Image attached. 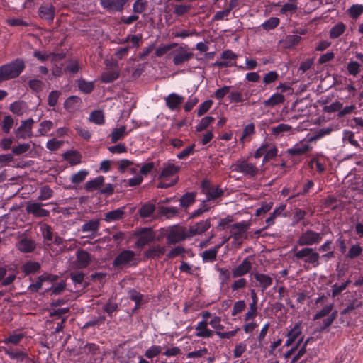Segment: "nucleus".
<instances>
[{
	"instance_id": "obj_55",
	"label": "nucleus",
	"mask_w": 363,
	"mask_h": 363,
	"mask_svg": "<svg viewBox=\"0 0 363 363\" xmlns=\"http://www.w3.org/2000/svg\"><path fill=\"white\" fill-rule=\"evenodd\" d=\"M301 38L297 35H291L286 37L284 44L286 48L293 47L299 43Z\"/></svg>"
},
{
	"instance_id": "obj_34",
	"label": "nucleus",
	"mask_w": 363,
	"mask_h": 363,
	"mask_svg": "<svg viewBox=\"0 0 363 363\" xmlns=\"http://www.w3.org/2000/svg\"><path fill=\"white\" fill-rule=\"evenodd\" d=\"M363 249L359 243L352 245L349 249L346 257L351 259H355L359 257L362 253Z\"/></svg>"
},
{
	"instance_id": "obj_64",
	"label": "nucleus",
	"mask_w": 363,
	"mask_h": 363,
	"mask_svg": "<svg viewBox=\"0 0 363 363\" xmlns=\"http://www.w3.org/2000/svg\"><path fill=\"white\" fill-rule=\"evenodd\" d=\"M28 85L33 91L38 92L43 90L44 83L39 79H30L28 82Z\"/></svg>"
},
{
	"instance_id": "obj_3",
	"label": "nucleus",
	"mask_w": 363,
	"mask_h": 363,
	"mask_svg": "<svg viewBox=\"0 0 363 363\" xmlns=\"http://www.w3.org/2000/svg\"><path fill=\"white\" fill-rule=\"evenodd\" d=\"M139 259L136 257L135 252L130 250H122L114 259L113 267L118 269L124 267H135Z\"/></svg>"
},
{
	"instance_id": "obj_62",
	"label": "nucleus",
	"mask_w": 363,
	"mask_h": 363,
	"mask_svg": "<svg viewBox=\"0 0 363 363\" xmlns=\"http://www.w3.org/2000/svg\"><path fill=\"white\" fill-rule=\"evenodd\" d=\"M24 337V335L23 333L13 334L11 335L9 337L6 338L4 340L5 344L11 343L13 345H18L20 341Z\"/></svg>"
},
{
	"instance_id": "obj_24",
	"label": "nucleus",
	"mask_w": 363,
	"mask_h": 363,
	"mask_svg": "<svg viewBox=\"0 0 363 363\" xmlns=\"http://www.w3.org/2000/svg\"><path fill=\"white\" fill-rule=\"evenodd\" d=\"M125 215V207H123L106 213L104 220L106 222L116 221L123 218Z\"/></svg>"
},
{
	"instance_id": "obj_56",
	"label": "nucleus",
	"mask_w": 363,
	"mask_h": 363,
	"mask_svg": "<svg viewBox=\"0 0 363 363\" xmlns=\"http://www.w3.org/2000/svg\"><path fill=\"white\" fill-rule=\"evenodd\" d=\"M177 46V43H172L168 45H162L159 47L155 51V55L157 57H161L166 54L167 52L171 50L172 48Z\"/></svg>"
},
{
	"instance_id": "obj_61",
	"label": "nucleus",
	"mask_w": 363,
	"mask_h": 363,
	"mask_svg": "<svg viewBox=\"0 0 363 363\" xmlns=\"http://www.w3.org/2000/svg\"><path fill=\"white\" fill-rule=\"evenodd\" d=\"M13 119L11 116H5L2 123V130L6 133H9L13 125Z\"/></svg>"
},
{
	"instance_id": "obj_42",
	"label": "nucleus",
	"mask_w": 363,
	"mask_h": 363,
	"mask_svg": "<svg viewBox=\"0 0 363 363\" xmlns=\"http://www.w3.org/2000/svg\"><path fill=\"white\" fill-rule=\"evenodd\" d=\"M196 194L191 192L184 194L180 199V204L183 207H188L195 201Z\"/></svg>"
},
{
	"instance_id": "obj_18",
	"label": "nucleus",
	"mask_w": 363,
	"mask_h": 363,
	"mask_svg": "<svg viewBox=\"0 0 363 363\" xmlns=\"http://www.w3.org/2000/svg\"><path fill=\"white\" fill-rule=\"evenodd\" d=\"M210 226L211 223L209 220H201L199 223H196V224L189 227V235L190 237H193L196 235H200L208 230Z\"/></svg>"
},
{
	"instance_id": "obj_13",
	"label": "nucleus",
	"mask_w": 363,
	"mask_h": 363,
	"mask_svg": "<svg viewBox=\"0 0 363 363\" xmlns=\"http://www.w3.org/2000/svg\"><path fill=\"white\" fill-rule=\"evenodd\" d=\"M91 260V255L84 250H79L76 252V260L73 263L74 268L84 269L87 267Z\"/></svg>"
},
{
	"instance_id": "obj_31",
	"label": "nucleus",
	"mask_w": 363,
	"mask_h": 363,
	"mask_svg": "<svg viewBox=\"0 0 363 363\" xmlns=\"http://www.w3.org/2000/svg\"><path fill=\"white\" fill-rule=\"evenodd\" d=\"M180 167L179 166H176L174 164H167L162 169L160 178H165L167 177H171L175 174L179 172Z\"/></svg>"
},
{
	"instance_id": "obj_50",
	"label": "nucleus",
	"mask_w": 363,
	"mask_h": 363,
	"mask_svg": "<svg viewBox=\"0 0 363 363\" xmlns=\"http://www.w3.org/2000/svg\"><path fill=\"white\" fill-rule=\"evenodd\" d=\"M155 207L153 204L147 203L143 205L139 211L140 216L142 218H147L154 212Z\"/></svg>"
},
{
	"instance_id": "obj_28",
	"label": "nucleus",
	"mask_w": 363,
	"mask_h": 363,
	"mask_svg": "<svg viewBox=\"0 0 363 363\" xmlns=\"http://www.w3.org/2000/svg\"><path fill=\"white\" fill-rule=\"evenodd\" d=\"M104 178L102 176H99L89 182L85 185V189L86 191H93L96 189H99L100 187L104 184Z\"/></svg>"
},
{
	"instance_id": "obj_26",
	"label": "nucleus",
	"mask_w": 363,
	"mask_h": 363,
	"mask_svg": "<svg viewBox=\"0 0 363 363\" xmlns=\"http://www.w3.org/2000/svg\"><path fill=\"white\" fill-rule=\"evenodd\" d=\"M311 148L309 144H297L292 148L288 149L287 152L291 155H301L308 152Z\"/></svg>"
},
{
	"instance_id": "obj_44",
	"label": "nucleus",
	"mask_w": 363,
	"mask_h": 363,
	"mask_svg": "<svg viewBox=\"0 0 363 363\" xmlns=\"http://www.w3.org/2000/svg\"><path fill=\"white\" fill-rule=\"evenodd\" d=\"M125 130L126 128L124 125L119 128L114 129L110 135L112 143H116L123 138L125 135Z\"/></svg>"
},
{
	"instance_id": "obj_39",
	"label": "nucleus",
	"mask_w": 363,
	"mask_h": 363,
	"mask_svg": "<svg viewBox=\"0 0 363 363\" xmlns=\"http://www.w3.org/2000/svg\"><path fill=\"white\" fill-rule=\"evenodd\" d=\"M159 213L162 216H165L167 218H170L176 216L179 213V211L174 207H166L160 206Z\"/></svg>"
},
{
	"instance_id": "obj_47",
	"label": "nucleus",
	"mask_w": 363,
	"mask_h": 363,
	"mask_svg": "<svg viewBox=\"0 0 363 363\" xmlns=\"http://www.w3.org/2000/svg\"><path fill=\"white\" fill-rule=\"evenodd\" d=\"M291 126L288 124L281 123L276 127H272L271 130L274 135H279L291 130Z\"/></svg>"
},
{
	"instance_id": "obj_49",
	"label": "nucleus",
	"mask_w": 363,
	"mask_h": 363,
	"mask_svg": "<svg viewBox=\"0 0 363 363\" xmlns=\"http://www.w3.org/2000/svg\"><path fill=\"white\" fill-rule=\"evenodd\" d=\"M50 280V275H42L38 277V280L29 286V289L33 291H38L42 288L43 282Z\"/></svg>"
},
{
	"instance_id": "obj_22",
	"label": "nucleus",
	"mask_w": 363,
	"mask_h": 363,
	"mask_svg": "<svg viewBox=\"0 0 363 363\" xmlns=\"http://www.w3.org/2000/svg\"><path fill=\"white\" fill-rule=\"evenodd\" d=\"M208 321L202 320L196 326V336L199 337H210L213 332L208 328Z\"/></svg>"
},
{
	"instance_id": "obj_16",
	"label": "nucleus",
	"mask_w": 363,
	"mask_h": 363,
	"mask_svg": "<svg viewBox=\"0 0 363 363\" xmlns=\"http://www.w3.org/2000/svg\"><path fill=\"white\" fill-rule=\"evenodd\" d=\"M100 227V220H91L82 226V231L89 233L85 238H93Z\"/></svg>"
},
{
	"instance_id": "obj_59",
	"label": "nucleus",
	"mask_w": 363,
	"mask_h": 363,
	"mask_svg": "<svg viewBox=\"0 0 363 363\" xmlns=\"http://www.w3.org/2000/svg\"><path fill=\"white\" fill-rule=\"evenodd\" d=\"M347 68L350 74L356 76L360 72L361 65L356 61H351L348 63Z\"/></svg>"
},
{
	"instance_id": "obj_27",
	"label": "nucleus",
	"mask_w": 363,
	"mask_h": 363,
	"mask_svg": "<svg viewBox=\"0 0 363 363\" xmlns=\"http://www.w3.org/2000/svg\"><path fill=\"white\" fill-rule=\"evenodd\" d=\"M285 97L281 94L276 93L273 94L269 99L264 101L263 104L265 107H274V106L283 104Z\"/></svg>"
},
{
	"instance_id": "obj_29",
	"label": "nucleus",
	"mask_w": 363,
	"mask_h": 363,
	"mask_svg": "<svg viewBox=\"0 0 363 363\" xmlns=\"http://www.w3.org/2000/svg\"><path fill=\"white\" fill-rule=\"evenodd\" d=\"M35 247L34 242L26 238L22 239L17 245L18 249L23 252H30Z\"/></svg>"
},
{
	"instance_id": "obj_41",
	"label": "nucleus",
	"mask_w": 363,
	"mask_h": 363,
	"mask_svg": "<svg viewBox=\"0 0 363 363\" xmlns=\"http://www.w3.org/2000/svg\"><path fill=\"white\" fill-rule=\"evenodd\" d=\"M69 277L74 284L83 285L86 287L87 284L84 282V274L82 272H70Z\"/></svg>"
},
{
	"instance_id": "obj_45",
	"label": "nucleus",
	"mask_w": 363,
	"mask_h": 363,
	"mask_svg": "<svg viewBox=\"0 0 363 363\" xmlns=\"http://www.w3.org/2000/svg\"><path fill=\"white\" fill-rule=\"evenodd\" d=\"M258 314L257 306L254 304H250L249 308L247 313L245 314L244 320L248 322L254 320Z\"/></svg>"
},
{
	"instance_id": "obj_30",
	"label": "nucleus",
	"mask_w": 363,
	"mask_h": 363,
	"mask_svg": "<svg viewBox=\"0 0 363 363\" xmlns=\"http://www.w3.org/2000/svg\"><path fill=\"white\" fill-rule=\"evenodd\" d=\"M220 247H221V245H218L212 249L205 250L202 253L203 260L204 262H208V261L213 262V261L216 260L217 253Z\"/></svg>"
},
{
	"instance_id": "obj_54",
	"label": "nucleus",
	"mask_w": 363,
	"mask_h": 363,
	"mask_svg": "<svg viewBox=\"0 0 363 363\" xmlns=\"http://www.w3.org/2000/svg\"><path fill=\"white\" fill-rule=\"evenodd\" d=\"M191 9V5L178 4L174 6V13L177 16H182L188 13Z\"/></svg>"
},
{
	"instance_id": "obj_19",
	"label": "nucleus",
	"mask_w": 363,
	"mask_h": 363,
	"mask_svg": "<svg viewBox=\"0 0 363 363\" xmlns=\"http://www.w3.org/2000/svg\"><path fill=\"white\" fill-rule=\"evenodd\" d=\"M253 277L258 283L257 286L261 288L262 292L272 284L273 279L267 274L256 272Z\"/></svg>"
},
{
	"instance_id": "obj_6",
	"label": "nucleus",
	"mask_w": 363,
	"mask_h": 363,
	"mask_svg": "<svg viewBox=\"0 0 363 363\" xmlns=\"http://www.w3.org/2000/svg\"><path fill=\"white\" fill-rule=\"evenodd\" d=\"M169 55L172 58L173 63L175 65H180L189 62L194 57V53L190 50L187 45L177 46Z\"/></svg>"
},
{
	"instance_id": "obj_2",
	"label": "nucleus",
	"mask_w": 363,
	"mask_h": 363,
	"mask_svg": "<svg viewBox=\"0 0 363 363\" xmlns=\"http://www.w3.org/2000/svg\"><path fill=\"white\" fill-rule=\"evenodd\" d=\"M294 257L304 262L305 268L309 265L314 268L320 265V255L313 248L309 247L301 248L295 252Z\"/></svg>"
},
{
	"instance_id": "obj_58",
	"label": "nucleus",
	"mask_w": 363,
	"mask_h": 363,
	"mask_svg": "<svg viewBox=\"0 0 363 363\" xmlns=\"http://www.w3.org/2000/svg\"><path fill=\"white\" fill-rule=\"evenodd\" d=\"M30 145L28 143H22L18 145L13 146L12 148L13 154L20 155L29 150Z\"/></svg>"
},
{
	"instance_id": "obj_43",
	"label": "nucleus",
	"mask_w": 363,
	"mask_h": 363,
	"mask_svg": "<svg viewBox=\"0 0 363 363\" xmlns=\"http://www.w3.org/2000/svg\"><path fill=\"white\" fill-rule=\"evenodd\" d=\"M26 103L23 101H16L10 105V111L15 114L21 116L26 108Z\"/></svg>"
},
{
	"instance_id": "obj_11",
	"label": "nucleus",
	"mask_w": 363,
	"mask_h": 363,
	"mask_svg": "<svg viewBox=\"0 0 363 363\" xmlns=\"http://www.w3.org/2000/svg\"><path fill=\"white\" fill-rule=\"evenodd\" d=\"M201 189L203 193L206 195L208 201L216 199L223 194V191L221 189L211 186L207 180L202 182Z\"/></svg>"
},
{
	"instance_id": "obj_1",
	"label": "nucleus",
	"mask_w": 363,
	"mask_h": 363,
	"mask_svg": "<svg viewBox=\"0 0 363 363\" xmlns=\"http://www.w3.org/2000/svg\"><path fill=\"white\" fill-rule=\"evenodd\" d=\"M25 68L24 61L16 59L0 67V82L14 79L20 75Z\"/></svg>"
},
{
	"instance_id": "obj_12",
	"label": "nucleus",
	"mask_w": 363,
	"mask_h": 363,
	"mask_svg": "<svg viewBox=\"0 0 363 363\" xmlns=\"http://www.w3.org/2000/svg\"><path fill=\"white\" fill-rule=\"evenodd\" d=\"M43 204L39 202L30 201L27 203L26 210L28 213L32 214L35 217H46L49 216L50 212L43 208Z\"/></svg>"
},
{
	"instance_id": "obj_51",
	"label": "nucleus",
	"mask_w": 363,
	"mask_h": 363,
	"mask_svg": "<svg viewBox=\"0 0 363 363\" xmlns=\"http://www.w3.org/2000/svg\"><path fill=\"white\" fill-rule=\"evenodd\" d=\"M147 7V1L146 0H136L133 6V10L135 13H142Z\"/></svg>"
},
{
	"instance_id": "obj_53",
	"label": "nucleus",
	"mask_w": 363,
	"mask_h": 363,
	"mask_svg": "<svg viewBox=\"0 0 363 363\" xmlns=\"http://www.w3.org/2000/svg\"><path fill=\"white\" fill-rule=\"evenodd\" d=\"M88 174L86 170H81L72 176L71 181L74 184H79L85 180Z\"/></svg>"
},
{
	"instance_id": "obj_36",
	"label": "nucleus",
	"mask_w": 363,
	"mask_h": 363,
	"mask_svg": "<svg viewBox=\"0 0 363 363\" xmlns=\"http://www.w3.org/2000/svg\"><path fill=\"white\" fill-rule=\"evenodd\" d=\"M64 156L71 165H76L81 162V155L77 151L67 152Z\"/></svg>"
},
{
	"instance_id": "obj_5",
	"label": "nucleus",
	"mask_w": 363,
	"mask_h": 363,
	"mask_svg": "<svg viewBox=\"0 0 363 363\" xmlns=\"http://www.w3.org/2000/svg\"><path fill=\"white\" fill-rule=\"evenodd\" d=\"M323 236V233H317L312 230H307L300 235L296 243L298 245L303 247L316 245L321 242Z\"/></svg>"
},
{
	"instance_id": "obj_38",
	"label": "nucleus",
	"mask_w": 363,
	"mask_h": 363,
	"mask_svg": "<svg viewBox=\"0 0 363 363\" xmlns=\"http://www.w3.org/2000/svg\"><path fill=\"white\" fill-rule=\"evenodd\" d=\"M53 190L48 185H45L40 189L39 201H45L50 199L53 196Z\"/></svg>"
},
{
	"instance_id": "obj_32",
	"label": "nucleus",
	"mask_w": 363,
	"mask_h": 363,
	"mask_svg": "<svg viewBox=\"0 0 363 363\" xmlns=\"http://www.w3.org/2000/svg\"><path fill=\"white\" fill-rule=\"evenodd\" d=\"M345 29L346 26L343 23H337L330 29V38L332 39L337 38L345 31Z\"/></svg>"
},
{
	"instance_id": "obj_37",
	"label": "nucleus",
	"mask_w": 363,
	"mask_h": 363,
	"mask_svg": "<svg viewBox=\"0 0 363 363\" xmlns=\"http://www.w3.org/2000/svg\"><path fill=\"white\" fill-rule=\"evenodd\" d=\"M286 208V205H281L277 208H275L273 211V213L267 218L266 223L267 226L264 228L263 229L267 228L268 226H270L274 223V219L276 217L281 215V213L284 211V210Z\"/></svg>"
},
{
	"instance_id": "obj_40",
	"label": "nucleus",
	"mask_w": 363,
	"mask_h": 363,
	"mask_svg": "<svg viewBox=\"0 0 363 363\" xmlns=\"http://www.w3.org/2000/svg\"><path fill=\"white\" fill-rule=\"evenodd\" d=\"M80 103V98L76 96H72L67 99V100L65 101L64 106L66 109L72 111L76 108V106H79Z\"/></svg>"
},
{
	"instance_id": "obj_23",
	"label": "nucleus",
	"mask_w": 363,
	"mask_h": 363,
	"mask_svg": "<svg viewBox=\"0 0 363 363\" xmlns=\"http://www.w3.org/2000/svg\"><path fill=\"white\" fill-rule=\"evenodd\" d=\"M166 249L164 247L155 245L149 248L144 253V257L147 259H159L164 255Z\"/></svg>"
},
{
	"instance_id": "obj_48",
	"label": "nucleus",
	"mask_w": 363,
	"mask_h": 363,
	"mask_svg": "<svg viewBox=\"0 0 363 363\" xmlns=\"http://www.w3.org/2000/svg\"><path fill=\"white\" fill-rule=\"evenodd\" d=\"M53 128V123L51 121H44L40 123L38 130L39 135H46L48 132Z\"/></svg>"
},
{
	"instance_id": "obj_52",
	"label": "nucleus",
	"mask_w": 363,
	"mask_h": 363,
	"mask_svg": "<svg viewBox=\"0 0 363 363\" xmlns=\"http://www.w3.org/2000/svg\"><path fill=\"white\" fill-rule=\"evenodd\" d=\"M332 130H333V129L330 127H328L326 128H321V129L318 130V131H316L315 135L308 139V142L315 141V140L321 138L322 137L330 134Z\"/></svg>"
},
{
	"instance_id": "obj_15",
	"label": "nucleus",
	"mask_w": 363,
	"mask_h": 363,
	"mask_svg": "<svg viewBox=\"0 0 363 363\" xmlns=\"http://www.w3.org/2000/svg\"><path fill=\"white\" fill-rule=\"evenodd\" d=\"M129 0H101V6L109 11H121Z\"/></svg>"
},
{
	"instance_id": "obj_25",
	"label": "nucleus",
	"mask_w": 363,
	"mask_h": 363,
	"mask_svg": "<svg viewBox=\"0 0 363 363\" xmlns=\"http://www.w3.org/2000/svg\"><path fill=\"white\" fill-rule=\"evenodd\" d=\"M119 77V70L118 68H113L112 69H106L101 75V81L103 83H110Z\"/></svg>"
},
{
	"instance_id": "obj_4",
	"label": "nucleus",
	"mask_w": 363,
	"mask_h": 363,
	"mask_svg": "<svg viewBox=\"0 0 363 363\" xmlns=\"http://www.w3.org/2000/svg\"><path fill=\"white\" fill-rule=\"evenodd\" d=\"M189 237H190L189 230L185 227L176 225L169 228L166 239L168 245H174L186 240Z\"/></svg>"
},
{
	"instance_id": "obj_21",
	"label": "nucleus",
	"mask_w": 363,
	"mask_h": 363,
	"mask_svg": "<svg viewBox=\"0 0 363 363\" xmlns=\"http://www.w3.org/2000/svg\"><path fill=\"white\" fill-rule=\"evenodd\" d=\"M39 15L41 18L52 22L55 16V8L51 4L42 5L39 8Z\"/></svg>"
},
{
	"instance_id": "obj_17",
	"label": "nucleus",
	"mask_w": 363,
	"mask_h": 363,
	"mask_svg": "<svg viewBox=\"0 0 363 363\" xmlns=\"http://www.w3.org/2000/svg\"><path fill=\"white\" fill-rule=\"evenodd\" d=\"M252 268V263L249 258H245L241 264L233 269V277H241L247 274Z\"/></svg>"
},
{
	"instance_id": "obj_8",
	"label": "nucleus",
	"mask_w": 363,
	"mask_h": 363,
	"mask_svg": "<svg viewBox=\"0 0 363 363\" xmlns=\"http://www.w3.org/2000/svg\"><path fill=\"white\" fill-rule=\"evenodd\" d=\"M133 235L138 237L135 246L138 247H143L147 245L155 239V234L150 228H141L136 229Z\"/></svg>"
},
{
	"instance_id": "obj_10",
	"label": "nucleus",
	"mask_w": 363,
	"mask_h": 363,
	"mask_svg": "<svg viewBox=\"0 0 363 363\" xmlns=\"http://www.w3.org/2000/svg\"><path fill=\"white\" fill-rule=\"evenodd\" d=\"M34 121L32 118L23 121L21 125L14 131L17 139H26L33 135L32 127Z\"/></svg>"
},
{
	"instance_id": "obj_33",
	"label": "nucleus",
	"mask_w": 363,
	"mask_h": 363,
	"mask_svg": "<svg viewBox=\"0 0 363 363\" xmlns=\"http://www.w3.org/2000/svg\"><path fill=\"white\" fill-rule=\"evenodd\" d=\"M129 297L135 303V307L134 310L138 308L141 304L145 302L144 300V296L135 289H131L129 291Z\"/></svg>"
},
{
	"instance_id": "obj_9",
	"label": "nucleus",
	"mask_w": 363,
	"mask_h": 363,
	"mask_svg": "<svg viewBox=\"0 0 363 363\" xmlns=\"http://www.w3.org/2000/svg\"><path fill=\"white\" fill-rule=\"evenodd\" d=\"M250 223L248 221L237 223L230 226L231 237L238 247L242 244L243 235L249 229Z\"/></svg>"
},
{
	"instance_id": "obj_20",
	"label": "nucleus",
	"mask_w": 363,
	"mask_h": 363,
	"mask_svg": "<svg viewBox=\"0 0 363 363\" xmlns=\"http://www.w3.org/2000/svg\"><path fill=\"white\" fill-rule=\"evenodd\" d=\"M167 107L172 110L177 109L184 101V97L177 94H170L165 98Z\"/></svg>"
},
{
	"instance_id": "obj_57",
	"label": "nucleus",
	"mask_w": 363,
	"mask_h": 363,
	"mask_svg": "<svg viewBox=\"0 0 363 363\" xmlns=\"http://www.w3.org/2000/svg\"><path fill=\"white\" fill-rule=\"evenodd\" d=\"M5 353L11 359L23 360L27 357V354L23 351L15 352L13 350L9 349L5 350Z\"/></svg>"
},
{
	"instance_id": "obj_46",
	"label": "nucleus",
	"mask_w": 363,
	"mask_h": 363,
	"mask_svg": "<svg viewBox=\"0 0 363 363\" xmlns=\"http://www.w3.org/2000/svg\"><path fill=\"white\" fill-rule=\"evenodd\" d=\"M298 6L296 0H289V2L284 4L281 9V13H294L297 11Z\"/></svg>"
},
{
	"instance_id": "obj_14",
	"label": "nucleus",
	"mask_w": 363,
	"mask_h": 363,
	"mask_svg": "<svg viewBox=\"0 0 363 363\" xmlns=\"http://www.w3.org/2000/svg\"><path fill=\"white\" fill-rule=\"evenodd\" d=\"M220 57L223 61H217L215 62L214 65L218 67H228L233 65L232 61L237 59V55H235L232 50H227L221 53Z\"/></svg>"
},
{
	"instance_id": "obj_63",
	"label": "nucleus",
	"mask_w": 363,
	"mask_h": 363,
	"mask_svg": "<svg viewBox=\"0 0 363 363\" xmlns=\"http://www.w3.org/2000/svg\"><path fill=\"white\" fill-rule=\"evenodd\" d=\"M350 14L353 18H357L363 13V5L354 4L350 9Z\"/></svg>"
},
{
	"instance_id": "obj_7",
	"label": "nucleus",
	"mask_w": 363,
	"mask_h": 363,
	"mask_svg": "<svg viewBox=\"0 0 363 363\" xmlns=\"http://www.w3.org/2000/svg\"><path fill=\"white\" fill-rule=\"evenodd\" d=\"M231 168L233 171L241 172L244 175L250 177H256L259 172L258 167L245 160H237L235 163L231 166Z\"/></svg>"
},
{
	"instance_id": "obj_60",
	"label": "nucleus",
	"mask_w": 363,
	"mask_h": 363,
	"mask_svg": "<svg viewBox=\"0 0 363 363\" xmlns=\"http://www.w3.org/2000/svg\"><path fill=\"white\" fill-rule=\"evenodd\" d=\"M245 308H246V303L244 300L238 301L233 305L231 315L233 316H235L237 314L243 311L245 309Z\"/></svg>"
},
{
	"instance_id": "obj_35",
	"label": "nucleus",
	"mask_w": 363,
	"mask_h": 363,
	"mask_svg": "<svg viewBox=\"0 0 363 363\" xmlns=\"http://www.w3.org/2000/svg\"><path fill=\"white\" fill-rule=\"evenodd\" d=\"M89 121L97 125H102L105 122L104 113L101 110H96L91 113Z\"/></svg>"
}]
</instances>
